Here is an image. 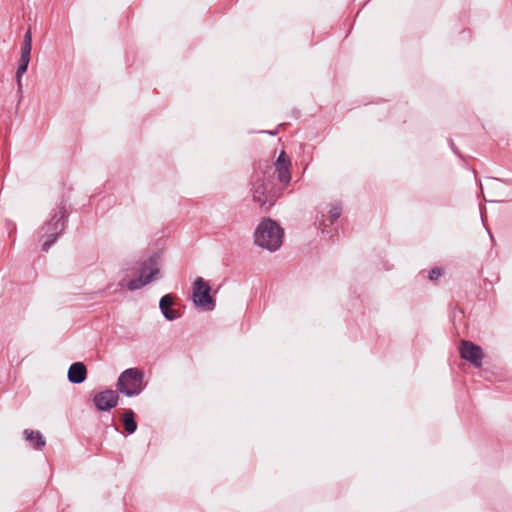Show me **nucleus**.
Returning <instances> with one entry per match:
<instances>
[{
    "label": "nucleus",
    "mask_w": 512,
    "mask_h": 512,
    "mask_svg": "<svg viewBox=\"0 0 512 512\" xmlns=\"http://www.w3.org/2000/svg\"><path fill=\"white\" fill-rule=\"evenodd\" d=\"M283 188L275 184L273 166L268 162H258L250 180L253 201L261 209L268 211L277 201Z\"/></svg>",
    "instance_id": "f257e3e1"
},
{
    "label": "nucleus",
    "mask_w": 512,
    "mask_h": 512,
    "mask_svg": "<svg viewBox=\"0 0 512 512\" xmlns=\"http://www.w3.org/2000/svg\"><path fill=\"white\" fill-rule=\"evenodd\" d=\"M68 220L66 210V201L61 200L55 209H53L50 219L46 221L39 234V241L43 240L42 251L47 252L64 232Z\"/></svg>",
    "instance_id": "f03ea898"
},
{
    "label": "nucleus",
    "mask_w": 512,
    "mask_h": 512,
    "mask_svg": "<svg viewBox=\"0 0 512 512\" xmlns=\"http://www.w3.org/2000/svg\"><path fill=\"white\" fill-rule=\"evenodd\" d=\"M284 230L270 218L263 219L254 232V242L268 251H277L283 242Z\"/></svg>",
    "instance_id": "7ed1b4c3"
},
{
    "label": "nucleus",
    "mask_w": 512,
    "mask_h": 512,
    "mask_svg": "<svg viewBox=\"0 0 512 512\" xmlns=\"http://www.w3.org/2000/svg\"><path fill=\"white\" fill-rule=\"evenodd\" d=\"M116 388L126 397H135L146 388L144 372L139 368H128L120 373Z\"/></svg>",
    "instance_id": "20e7f679"
},
{
    "label": "nucleus",
    "mask_w": 512,
    "mask_h": 512,
    "mask_svg": "<svg viewBox=\"0 0 512 512\" xmlns=\"http://www.w3.org/2000/svg\"><path fill=\"white\" fill-rule=\"evenodd\" d=\"M210 286L202 277H197L193 282L192 301L195 306L204 311H212L215 308V300L210 295Z\"/></svg>",
    "instance_id": "39448f33"
},
{
    "label": "nucleus",
    "mask_w": 512,
    "mask_h": 512,
    "mask_svg": "<svg viewBox=\"0 0 512 512\" xmlns=\"http://www.w3.org/2000/svg\"><path fill=\"white\" fill-rule=\"evenodd\" d=\"M32 49V34H24L21 45L20 59L16 70V82L18 90L22 89V76L27 72Z\"/></svg>",
    "instance_id": "423d86ee"
},
{
    "label": "nucleus",
    "mask_w": 512,
    "mask_h": 512,
    "mask_svg": "<svg viewBox=\"0 0 512 512\" xmlns=\"http://www.w3.org/2000/svg\"><path fill=\"white\" fill-rule=\"evenodd\" d=\"M459 353L462 359L468 361L474 367L479 368L482 366L484 353L479 345L469 340H462L460 342Z\"/></svg>",
    "instance_id": "0eeeda50"
},
{
    "label": "nucleus",
    "mask_w": 512,
    "mask_h": 512,
    "mask_svg": "<svg viewBox=\"0 0 512 512\" xmlns=\"http://www.w3.org/2000/svg\"><path fill=\"white\" fill-rule=\"evenodd\" d=\"M119 391L106 389L94 395L93 403L98 411L107 412L115 408L119 401Z\"/></svg>",
    "instance_id": "6e6552de"
},
{
    "label": "nucleus",
    "mask_w": 512,
    "mask_h": 512,
    "mask_svg": "<svg viewBox=\"0 0 512 512\" xmlns=\"http://www.w3.org/2000/svg\"><path fill=\"white\" fill-rule=\"evenodd\" d=\"M291 160L285 151H281L276 162L274 164L273 170L274 174L277 173L278 181L287 186L291 181Z\"/></svg>",
    "instance_id": "1a4fd4ad"
},
{
    "label": "nucleus",
    "mask_w": 512,
    "mask_h": 512,
    "mask_svg": "<svg viewBox=\"0 0 512 512\" xmlns=\"http://www.w3.org/2000/svg\"><path fill=\"white\" fill-rule=\"evenodd\" d=\"M159 273V269H153L150 273L140 275L138 278L131 279L128 282L120 281L119 286L121 288L126 287L130 291L138 290L150 283L152 280L157 279Z\"/></svg>",
    "instance_id": "9d476101"
},
{
    "label": "nucleus",
    "mask_w": 512,
    "mask_h": 512,
    "mask_svg": "<svg viewBox=\"0 0 512 512\" xmlns=\"http://www.w3.org/2000/svg\"><path fill=\"white\" fill-rule=\"evenodd\" d=\"M67 377L72 384H81L87 378V369L82 362H74L70 365Z\"/></svg>",
    "instance_id": "9b49d317"
},
{
    "label": "nucleus",
    "mask_w": 512,
    "mask_h": 512,
    "mask_svg": "<svg viewBox=\"0 0 512 512\" xmlns=\"http://www.w3.org/2000/svg\"><path fill=\"white\" fill-rule=\"evenodd\" d=\"M173 303L174 300L170 294L162 296L159 301L160 311L164 318L168 321H173L178 317L176 311L172 309Z\"/></svg>",
    "instance_id": "f8f14e48"
},
{
    "label": "nucleus",
    "mask_w": 512,
    "mask_h": 512,
    "mask_svg": "<svg viewBox=\"0 0 512 512\" xmlns=\"http://www.w3.org/2000/svg\"><path fill=\"white\" fill-rule=\"evenodd\" d=\"M23 434L25 440L36 450H42L46 444L43 435L39 431L25 429Z\"/></svg>",
    "instance_id": "ddd939ff"
},
{
    "label": "nucleus",
    "mask_w": 512,
    "mask_h": 512,
    "mask_svg": "<svg viewBox=\"0 0 512 512\" xmlns=\"http://www.w3.org/2000/svg\"><path fill=\"white\" fill-rule=\"evenodd\" d=\"M135 413L133 410L128 409L122 415V421L124 425V429L128 435H131L137 430V422L135 420Z\"/></svg>",
    "instance_id": "4468645a"
},
{
    "label": "nucleus",
    "mask_w": 512,
    "mask_h": 512,
    "mask_svg": "<svg viewBox=\"0 0 512 512\" xmlns=\"http://www.w3.org/2000/svg\"><path fill=\"white\" fill-rule=\"evenodd\" d=\"M157 265H158V256H157V254H153L152 256H150L147 260H145L142 263V266L140 268V275L148 274L151 271H153V269H158Z\"/></svg>",
    "instance_id": "2eb2a0df"
},
{
    "label": "nucleus",
    "mask_w": 512,
    "mask_h": 512,
    "mask_svg": "<svg viewBox=\"0 0 512 512\" xmlns=\"http://www.w3.org/2000/svg\"><path fill=\"white\" fill-rule=\"evenodd\" d=\"M342 213V205L340 202L335 203L329 211L330 218L332 220H337Z\"/></svg>",
    "instance_id": "dca6fc26"
},
{
    "label": "nucleus",
    "mask_w": 512,
    "mask_h": 512,
    "mask_svg": "<svg viewBox=\"0 0 512 512\" xmlns=\"http://www.w3.org/2000/svg\"><path fill=\"white\" fill-rule=\"evenodd\" d=\"M442 272L443 270L441 268L434 267L429 271L428 277L431 281H436L442 275Z\"/></svg>",
    "instance_id": "f3484780"
},
{
    "label": "nucleus",
    "mask_w": 512,
    "mask_h": 512,
    "mask_svg": "<svg viewBox=\"0 0 512 512\" xmlns=\"http://www.w3.org/2000/svg\"><path fill=\"white\" fill-rule=\"evenodd\" d=\"M449 145H450V147H451L452 151H453L456 155L460 156V152H459L458 148L456 147V145H455V143H454V141H453L452 139H449Z\"/></svg>",
    "instance_id": "a211bd4d"
},
{
    "label": "nucleus",
    "mask_w": 512,
    "mask_h": 512,
    "mask_svg": "<svg viewBox=\"0 0 512 512\" xmlns=\"http://www.w3.org/2000/svg\"><path fill=\"white\" fill-rule=\"evenodd\" d=\"M266 133H268V134H270V135L274 136V135H276V134L278 133V129L270 130V131H266Z\"/></svg>",
    "instance_id": "6ab92c4d"
}]
</instances>
